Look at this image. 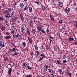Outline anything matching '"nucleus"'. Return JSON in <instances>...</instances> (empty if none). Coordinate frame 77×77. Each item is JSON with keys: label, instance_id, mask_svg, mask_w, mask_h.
I'll list each match as a JSON object with an SVG mask.
<instances>
[{"label": "nucleus", "instance_id": "58836bf2", "mask_svg": "<svg viewBox=\"0 0 77 77\" xmlns=\"http://www.w3.org/2000/svg\"><path fill=\"white\" fill-rule=\"evenodd\" d=\"M22 44L23 45L24 47H25V46H26V43H25L24 42H23Z\"/></svg>", "mask_w": 77, "mask_h": 77}, {"label": "nucleus", "instance_id": "13d9d810", "mask_svg": "<svg viewBox=\"0 0 77 77\" xmlns=\"http://www.w3.org/2000/svg\"><path fill=\"white\" fill-rule=\"evenodd\" d=\"M0 20L1 21H3V19L2 17H0Z\"/></svg>", "mask_w": 77, "mask_h": 77}, {"label": "nucleus", "instance_id": "5fc2aeb1", "mask_svg": "<svg viewBox=\"0 0 77 77\" xmlns=\"http://www.w3.org/2000/svg\"><path fill=\"white\" fill-rule=\"evenodd\" d=\"M26 9H27V6H25V7L24 8V11H26Z\"/></svg>", "mask_w": 77, "mask_h": 77}, {"label": "nucleus", "instance_id": "ddd939ff", "mask_svg": "<svg viewBox=\"0 0 77 77\" xmlns=\"http://www.w3.org/2000/svg\"><path fill=\"white\" fill-rule=\"evenodd\" d=\"M3 13L4 15H6V14H8V12L7 10H4L3 12Z\"/></svg>", "mask_w": 77, "mask_h": 77}, {"label": "nucleus", "instance_id": "4468645a", "mask_svg": "<svg viewBox=\"0 0 77 77\" xmlns=\"http://www.w3.org/2000/svg\"><path fill=\"white\" fill-rule=\"evenodd\" d=\"M11 38V37L10 35H9L8 36H7L5 37V39H10Z\"/></svg>", "mask_w": 77, "mask_h": 77}, {"label": "nucleus", "instance_id": "6ab92c4d", "mask_svg": "<svg viewBox=\"0 0 77 77\" xmlns=\"http://www.w3.org/2000/svg\"><path fill=\"white\" fill-rule=\"evenodd\" d=\"M40 56H41L42 57H43V58H45V55L44 54H41Z\"/></svg>", "mask_w": 77, "mask_h": 77}, {"label": "nucleus", "instance_id": "4c0bfd02", "mask_svg": "<svg viewBox=\"0 0 77 77\" xmlns=\"http://www.w3.org/2000/svg\"><path fill=\"white\" fill-rule=\"evenodd\" d=\"M49 72H50L51 73H53V70L49 69Z\"/></svg>", "mask_w": 77, "mask_h": 77}, {"label": "nucleus", "instance_id": "3c124183", "mask_svg": "<svg viewBox=\"0 0 77 77\" xmlns=\"http://www.w3.org/2000/svg\"><path fill=\"white\" fill-rule=\"evenodd\" d=\"M30 22L31 24H33V21L32 20H30Z\"/></svg>", "mask_w": 77, "mask_h": 77}, {"label": "nucleus", "instance_id": "7c9ffc66", "mask_svg": "<svg viewBox=\"0 0 77 77\" xmlns=\"http://www.w3.org/2000/svg\"><path fill=\"white\" fill-rule=\"evenodd\" d=\"M69 40L70 41H74V38H71V37H70L69 38Z\"/></svg>", "mask_w": 77, "mask_h": 77}, {"label": "nucleus", "instance_id": "0e129e2a", "mask_svg": "<svg viewBox=\"0 0 77 77\" xmlns=\"http://www.w3.org/2000/svg\"><path fill=\"white\" fill-rule=\"evenodd\" d=\"M13 50V51H15L16 50V49H15V48H13V49H12Z\"/></svg>", "mask_w": 77, "mask_h": 77}, {"label": "nucleus", "instance_id": "49530a36", "mask_svg": "<svg viewBox=\"0 0 77 77\" xmlns=\"http://www.w3.org/2000/svg\"><path fill=\"white\" fill-rule=\"evenodd\" d=\"M70 9H71L70 8H69L67 10V12H69V11H70Z\"/></svg>", "mask_w": 77, "mask_h": 77}, {"label": "nucleus", "instance_id": "aec40b11", "mask_svg": "<svg viewBox=\"0 0 77 77\" xmlns=\"http://www.w3.org/2000/svg\"><path fill=\"white\" fill-rule=\"evenodd\" d=\"M29 11L30 12H32V11H33L32 8L31 7H29Z\"/></svg>", "mask_w": 77, "mask_h": 77}, {"label": "nucleus", "instance_id": "9b49d317", "mask_svg": "<svg viewBox=\"0 0 77 77\" xmlns=\"http://www.w3.org/2000/svg\"><path fill=\"white\" fill-rule=\"evenodd\" d=\"M11 45H12V46L14 47L15 48L16 47V46L15 45V43L13 41H11Z\"/></svg>", "mask_w": 77, "mask_h": 77}, {"label": "nucleus", "instance_id": "c85d7f7f", "mask_svg": "<svg viewBox=\"0 0 77 77\" xmlns=\"http://www.w3.org/2000/svg\"><path fill=\"white\" fill-rule=\"evenodd\" d=\"M27 33L28 35H30V31H29V29L27 30Z\"/></svg>", "mask_w": 77, "mask_h": 77}, {"label": "nucleus", "instance_id": "c03bdc74", "mask_svg": "<svg viewBox=\"0 0 77 77\" xmlns=\"http://www.w3.org/2000/svg\"><path fill=\"white\" fill-rule=\"evenodd\" d=\"M67 58V57L66 56V55H64L63 56V59H66Z\"/></svg>", "mask_w": 77, "mask_h": 77}, {"label": "nucleus", "instance_id": "774afa93", "mask_svg": "<svg viewBox=\"0 0 77 77\" xmlns=\"http://www.w3.org/2000/svg\"><path fill=\"white\" fill-rule=\"evenodd\" d=\"M72 52L74 54H75V50H73Z\"/></svg>", "mask_w": 77, "mask_h": 77}, {"label": "nucleus", "instance_id": "1a4fd4ad", "mask_svg": "<svg viewBox=\"0 0 77 77\" xmlns=\"http://www.w3.org/2000/svg\"><path fill=\"white\" fill-rule=\"evenodd\" d=\"M58 72L60 74H63V73L62 71V70L61 69H58Z\"/></svg>", "mask_w": 77, "mask_h": 77}, {"label": "nucleus", "instance_id": "a211bd4d", "mask_svg": "<svg viewBox=\"0 0 77 77\" xmlns=\"http://www.w3.org/2000/svg\"><path fill=\"white\" fill-rule=\"evenodd\" d=\"M17 14L20 17H23V15H22V14L21 13L18 12L17 13Z\"/></svg>", "mask_w": 77, "mask_h": 77}, {"label": "nucleus", "instance_id": "7ed1b4c3", "mask_svg": "<svg viewBox=\"0 0 77 77\" xmlns=\"http://www.w3.org/2000/svg\"><path fill=\"white\" fill-rule=\"evenodd\" d=\"M0 46L2 47H5V43L2 41L0 40Z\"/></svg>", "mask_w": 77, "mask_h": 77}, {"label": "nucleus", "instance_id": "6e6552de", "mask_svg": "<svg viewBox=\"0 0 77 77\" xmlns=\"http://www.w3.org/2000/svg\"><path fill=\"white\" fill-rule=\"evenodd\" d=\"M28 39L29 41V43H32V39L30 37H28Z\"/></svg>", "mask_w": 77, "mask_h": 77}, {"label": "nucleus", "instance_id": "e2e57ef3", "mask_svg": "<svg viewBox=\"0 0 77 77\" xmlns=\"http://www.w3.org/2000/svg\"><path fill=\"white\" fill-rule=\"evenodd\" d=\"M49 31H50V30L48 29H47L46 30V33H48V32H49Z\"/></svg>", "mask_w": 77, "mask_h": 77}, {"label": "nucleus", "instance_id": "4d7b16f0", "mask_svg": "<svg viewBox=\"0 0 77 77\" xmlns=\"http://www.w3.org/2000/svg\"><path fill=\"white\" fill-rule=\"evenodd\" d=\"M0 39H3V36L2 35H0Z\"/></svg>", "mask_w": 77, "mask_h": 77}, {"label": "nucleus", "instance_id": "603ef678", "mask_svg": "<svg viewBox=\"0 0 77 77\" xmlns=\"http://www.w3.org/2000/svg\"><path fill=\"white\" fill-rule=\"evenodd\" d=\"M43 57H42L41 58H40L39 60L38 61H41V60H42V59H43Z\"/></svg>", "mask_w": 77, "mask_h": 77}, {"label": "nucleus", "instance_id": "37998d69", "mask_svg": "<svg viewBox=\"0 0 77 77\" xmlns=\"http://www.w3.org/2000/svg\"><path fill=\"white\" fill-rule=\"evenodd\" d=\"M32 77V75H28L26 76L25 77Z\"/></svg>", "mask_w": 77, "mask_h": 77}, {"label": "nucleus", "instance_id": "473e14b6", "mask_svg": "<svg viewBox=\"0 0 77 77\" xmlns=\"http://www.w3.org/2000/svg\"><path fill=\"white\" fill-rule=\"evenodd\" d=\"M11 16L12 17H14L15 16V12H13L11 13Z\"/></svg>", "mask_w": 77, "mask_h": 77}, {"label": "nucleus", "instance_id": "6e6d98bb", "mask_svg": "<svg viewBox=\"0 0 77 77\" xmlns=\"http://www.w3.org/2000/svg\"><path fill=\"white\" fill-rule=\"evenodd\" d=\"M46 49L47 50H48V47L47 46H46Z\"/></svg>", "mask_w": 77, "mask_h": 77}, {"label": "nucleus", "instance_id": "423d86ee", "mask_svg": "<svg viewBox=\"0 0 77 77\" xmlns=\"http://www.w3.org/2000/svg\"><path fill=\"white\" fill-rule=\"evenodd\" d=\"M43 69L45 71H47L48 70V66L47 65H45Z\"/></svg>", "mask_w": 77, "mask_h": 77}, {"label": "nucleus", "instance_id": "8fccbe9b", "mask_svg": "<svg viewBox=\"0 0 77 77\" xmlns=\"http://www.w3.org/2000/svg\"><path fill=\"white\" fill-rule=\"evenodd\" d=\"M13 39H16V35H13Z\"/></svg>", "mask_w": 77, "mask_h": 77}, {"label": "nucleus", "instance_id": "a19ab883", "mask_svg": "<svg viewBox=\"0 0 77 77\" xmlns=\"http://www.w3.org/2000/svg\"><path fill=\"white\" fill-rule=\"evenodd\" d=\"M8 60V58L5 57L4 58V60H5V61H6V60Z\"/></svg>", "mask_w": 77, "mask_h": 77}, {"label": "nucleus", "instance_id": "a18cd8bd", "mask_svg": "<svg viewBox=\"0 0 77 77\" xmlns=\"http://www.w3.org/2000/svg\"><path fill=\"white\" fill-rule=\"evenodd\" d=\"M64 12H66V13H67V8H65L64 10Z\"/></svg>", "mask_w": 77, "mask_h": 77}, {"label": "nucleus", "instance_id": "680f3d73", "mask_svg": "<svg viewBox=\"0 0 77 77\" xmlns=\"http://www.w3.org/2000/svg\"><path fill=\"white\" fill-rule=\"evenodd\" d=\"M49 36V38H51V39H53V37H51V36Z\"/></svg>", "mask_w": 77, "mask_h": 77}, {"label": "nucleus", "instance_id": "cd10ccee", "mask_svg": "<svg viewBox=\"0 0 77 77\" xmlns=\"http://www.w3.org/2000/svg\"><path fill=\"white\" fill-rule=\"evenodd\" d=\"M50 18H51V20H54V19L53 18V17L52 16V15L51 14H50Z\"/></svg>", "mask_w": 77, "mask_h": 77}, {"label": "nucleus", "instance_id": "f704fd0d", "mask_svg": "<svg viewBox=\"0 0 77 77\" xmlns=\"http://www.w3.org/2000/svg\"><path fill=\"white\" fill-rule=\"evenodd\" d=\"M17 54L18 53L17 52H15L14 54H13V55L14 56H16V55H17Z\"/></svg>", "mask_w": 77, "mask_h": 77}, {"label": "nucleus", "instance_id": "f8f14e48", "mask_svg": "<svg viewBox=\"0 0 77 77\" xmlns=\"http://www.w3.org/2000/svg\"><path fill=\"white\" fill-rule=\"evenodd\" d=\"M58 5L60 7H62L63 6V3L62 2H58Z\"/></svg>", "mask_w": 77, "mask_h": 77}, {"label": "nucleus", "instance_id": "c9c22d12", "mask_svg": "<svg viewBox=\"0 0 77 77\" xmlns=\"http://www.w3.org/2000/svg\"><path fill=\"white\" fill-rule=\"evenodd\" d=\"M31 54L32 57H33V56H34V55H35V54H34V53L31 52Z\"/></svg>", "mask_w": 77, "mask_h": 77}, {"label": "nucleus", "instance_id": "e433bc0d", "mask_svg": "<svg viewBox=\"0 0 77 77\" xmlns=\"http://www.w3.org/2000/svg\"><path fill=\"white\" fill-rule=\"evenodd\" d=\"M35 3H37V4L38 5V6H39V5H40V4H39V2H38V1L35 2Z\"/></svg>", "mask_w": 77, "mask_h": 77}, {"label": "nucleus", "instance_id": "bf43d9fd", "mask_svg": "<svg viewBox=\"0 0 77 77\" xmlns=\"http://www.w3.org/2000/svg\"><path fill=\"white\" fill-rule=\"evenodd\" d=\"M59 21V23H62V20H60Z\"/></svg>", "mask_w": 77, "mask_h": 77}, {"label": "nucleus", "instance_id": "f03ea898", "mask_svg": "<svg viewBox=\"0 0 77 77\" xmlns=\"http://www.w3.org/2000/svg\"><path fill=\"white\" fill-rule=\"evenodd\" d=\"M21 31L22 33H26V29L23 27H22L21 29Z\"/></svg>", "mask_w": 77, "mask_h": 77}, {"label": "nucleus", "instance_id": "79ce46f5", "mask_svg": "<svg viewBox=\"0 0 77 77\" xmlns=\"http://www.w3.org/2000/svg\"><path fill=\"white\" fill-rule=\"evenodd\" d=\"M5 33L7 35H10V33H9L8 32H6Z\"/></svg>", "mask_w": 77, "mask_h": 77}, {"label": "nucleus", "instance_id": "9d476101", "mask_svg": "<svg viewBox=\"0 0 77 77\" xmlns=\"http://www.w3.org/2000/svg\"><path fill=\"white\" fill-rule=\"evenodd\" d=\"M41 9H42V10H45L46 7H45V6L42 5L41 6Z\"/></svg>", "mask_w": 77, "mask_h": 77}, {"label": "nucleus", "instance_id": "b1692460", "mask_svg": "<svg viewBox=\"0 0 77 77\" xmlns=\"http://www.w3.org/2000/svg\"><path fill=\"white\" fill-rule=\"evenodd\" d=\"M5 29H6V28H5V27L4 26H2L1 28V30L2 31H3V30H5Z\"/></svg>", "mask_w": 77, "mask_h": 77}, {"label": "nucleus", "instance_id": "c756f323", "mask_svg": "<svg viewBox=\"0 0 77 77\" xmlns=\"http://www.w3.org/2000/svg\"><path fill=\"white\" fill-rule=\"evenodd\" d=\"M56 35L57 36L58 38H60V33H57L56 34Z\"/></svg>", "mask_w": 77, "mask_h": 77}, {"label": "nucleus", "instance_id": "2f4dec72", "mask_svg": "<svg viewBox=\"0 0 77 77\" xmlns=\"http://www.w3.org/2000/svg\"><path fill=\"white\" fill-rule=\"evenodd\" d=\"M67 74H68L69 76V77H71V74L69 72H67Z\"/></svg>", "mask_w": 77, "mask_h": 77}, {"label": "nucleus", "instance_id": "39448f33", "mask_svg": "<svg viewBox=\"0 0 77 77\" xmlns=\"http://www.w3.org/2000/svg\"><path fill=\"white\" fill-rule=\"evenodd\" d=\"M37 28V29L38 30V32H41V30H42V27L41 26H38Z\"/></svg>", "mask_w": 77, "mask_h": 77}, {"label": "nucleus", "instance_id": "ea45409f", "mask_svg": "<svg viewBox=\"0 0 77 77\" xmlns=\"http://www.w3.org/2000/svg\"><path fill=\"white\" fill-rule=\"evenodd\" d=\"M12 21H13V22H14V21H16V20L14 18L12 19Z\"/></svg>", "mask_w": 77, "mask_h": 77}, {"label": "nucleus", "instance_id": "dca6fc26", "mask_svg": "<svg viewBox=\"0 0 77 77\" xmlns=\"http://www.w3.org/2000/svg\"><path fill=\"white\" fill-rule=\"evenodd\" d=\"M4 22L7 26H9V23L6 19L4 20Z\"/></svg>", "mask_w": 77, "mask_h": 77}, {"label": "nucleus", "instance_id": "412c9836", "mask_svg": "<svg viewBox=\"0 0 77 77\" xmlns=\"http://www.w3.org/2000/svg\"><path fill=\"white\" fill-rule=\"evenodd\" d=\"M32 33H36V29H33L32 31Z\"/></svg>", "mask_w": 77, "mask_h": 77}, {"label": "nucleus", "instance_id": "a878e982", "mask_svg": "<svg viewBox=\"0 0 77 77\" xmlns=\"http://www.w3.org/2000/svg\"><path fill=\"white\" fill-rule=\"evenodd\" d=\"M34 47H35V50H38V47L36 45H35Z\"/></svg>", "mask_w": 77, "mask_h": 77}, {"label": "nucleus", "instance_id": "09e8293b", "mask_svg": "<svg viewBox=\"0 0 77 77\" xmlns=\"http://www.w3.org/2000/svg\"><path fill=\"white\" fill-rule=\"evenodd\" d=\"M34 20H36V19H37V18H38V17H37V16L35 15V17H34Z\"/></svg>", "mask_w": 77, "mask_h": 77}, {"label": "nucleus", "instance_id": "de8ad7c7", "mask_svg": "<svg viewBox=\"0 0 77 77\" xmlns=\"http://www.w3.org/2000/svg\"><path fill=\"white\" fill-rule=\"evenodd\" d=\"M60 61H57V63L58 65H60Z\"/></svg>", "mask_w": 77, "mask_h": 77}, {"label": "nucleus", "instance_id": "2eb2a0df", "mask_svg": "<svg viewBox=\"0 0 77 77\" xmlns=\"http://www.w3.org/2000/svg\"><path fill=\"white\" fill-rule=\"evenodd\" d=\"M24 6V4L23 3H21L20 4V6L21 8H23Z\"/></svg>", "mask_w": 77, "mask_h": 77}, {"label": "nucleus", "instance_id": "338daca9", "mask_svg": "<svg viewBox=\"0 0 77 77\" xmlns=\"http://www.w3.org/2000/svg\"><path fill=\"white\" fill-rule=\"evenodd\" d=\"M42 32L43 33H45V31L44 30H42Z\"/></svg>", "mask_w": 77, "mask_h": 77}, {"label": "nucleus", "instance_id": "69168bd1", "mask_svg": "<svg viewBox=\"0 0 77 77\" xmlns=\"http://www.w3.org/2000/svg\"><path fill=\"white\" fill-rule=\"evenodd\" d=\"M31 17H33L34 16V14L33 13H31Z\"/></svg>", "mask_w": 77, "mask_h": 77}, {"label": "nucleus", "instance_id": "f257e3e1", "mask_svg": "<svg viewBox=\"0 0 77 77\" xmlns=\"http://www.w3.org/2000/svg\"><path fill=\"white\" fill-rule=\"evenodd\" d=\"M19 41H21V39H22V36L21 35H20L19 34H17L16 35V39H18Z\"/></svg>", "mask_w": 77, "mask_h": 77}, {"label": "nucleus", "instance_id": "864d4df0", "mask_svg": "<svg viewBox=\"0 0 77 77\" xmlns=\"http://www.w3.org/2000/svg\"><path fill=\"white\" fill-rule=\"evenodd\" d=\"M67 62V61H66V60H65L63 61V63H66Z\"/></svg>", "mask_w": 77, "mask_h": 77}, {"label": "nucleus", "instance_id": "393cba45", "mask_svg": "<svg viewBox=\"0 0 77 77\" xmlns=\"http://www.w3.org/2000/svg\"><path fill=\"white\" fill-rule=\"evenodd\" d=\"M23 65L25 67H26V68H27L28 66L27 64L25 63H23Z\"/></svg>", "mask_w": 77, "mask_h": 77}, {"label": "nucleus", "instance_id": "bb28decb", "mask_svg": "<svg viewBox=\"0 0 77 77\" xmlns=\"http://www.w3.org/2000/svg\"><path fill=\"white\" fill-rule=\"evenodd\" d=\"M6 54H7L8 56H11V54L9 53V52H6Z\"/></svg>", "mask_w": 77, "mask_h": 77}, {"label": "nucleus", "instance_id": "72a5a7b5", "mask_svg": "<svg viewBox=\"0 0 77 77\" xmlns=\"http://www.w3.org/2000/svg\"><path fill=\"white\" fill-rule=\"evenodd\" d=\"M9 52H10V53H12L13 52V51L12 49H9Z\"/></svg>", "mask_w": 77, "mask_h": 77}, {"label": "nucleus", "instance_id": "052dcab7", "mask_svg": "<svg viewBox=\"0 0 77 77\" xmlns=\"http://www.w3.org/2000/svg\"><path fill=\"white\" fill-rule=\"evenodd\" d=\"M28 67V69H31V67L29 66H28L27 67Z\"/></svg>", "mask_w": 77, "mask_h": 77}, {"label": "nucleus", "instance_id": "4be33fe9", "mask_svg": "<svg viewBox=\"0 0 77 77\" xmlns=\"http://www.w3.org/2000/svg\"><path fill=\"white\" fill-rule=\"evenodd\" d=\"M11 72H12V68H10L8 70V73L9 74H11Z\"/></svg>", "mask_w": 77, "mask_h": 77}, {"label": "nucleus", "instance_id": "20e7f679", "mask_svg": "<svg viewBox=\"0 0 77 77\" xmlns=\"http://www.w3.org/2000/svg\"><path fill=\"white\" fill-rule=\"evenodd\" d=\"M5 17L7 20H9L11 18V15L9 14H6Z\"/></svg>", "mask_w": 77, "mask_h": 77}, {"label": "nucleus", "instance_id": "f3484780", "mask_svg": "<svg viewBox=\"0 0 77 77\" xmlns=\"http://www.w3.org/2000/svg\"><path fill=\"white\" fill-rule=\"evenodd\" d=\"M54 50V51H57V47L56 46H54L53 47Z\"/></svg>", "mask_w": 77, "mask_h": 77}, {"label": "nucleus", "instance_id": "0eeeda50", "mask_svg": "<svg viewBox=\"0 0 77 77\" xmlns=\"http://www.w3.org/2000/svg\"><path fill=\"white\" fill-rule=\"evenodd\" d=\"M11 29L13 30H14V32H17V30L15 28V27L14 26H12Z\"/></svg>", "mask_w": 77, "mask_h": 77}, {"label": "nucleus", "instance_id": "5701e85b", "mask_svg": "<svg viewBox=\"0 0 77 77\" xmlns=\"http://www.w3.org/2000/svg\"><path fill=\"white\" fill-rule=\"evenodd\" d=\"M8 13H9L10 12H11V11H12V9L9 8L8 9V10H7Z\"/></svg>", "mask_w": 77, "mask_h": 77}]
</instances>
